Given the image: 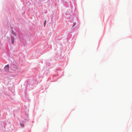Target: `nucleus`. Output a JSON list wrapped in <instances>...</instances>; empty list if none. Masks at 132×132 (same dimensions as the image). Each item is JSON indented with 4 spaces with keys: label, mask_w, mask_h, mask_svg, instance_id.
I'll return each mask as SVG.
<instances>
[{
    "label": "nucleus",
    "mask_w": 132,
    "mask_h": 132,
    "mask_svg": "<svg viewBox=\"0 0 132 132\" xmlns=\"http://www.w3.org/2000/svg\"><path fill=\"white\" fill-rule=\"evenodd\" d=\"M4 69L6 71H8L9 69L8 65H6L4 68Z\"/></svg>",
    "instance_id": "f257e3e1"
},
{
    "label": "nucleus",
    "mask_w": 132,
    "mask_h": 132,
    "mask_svg": "<svg viewBox=\"0 0 132 132\" xmlns=\"http://www.w3.org/2000/svg\"><path fill=\"white\" fill-rule=\"evenodd\" d=\"M11 43L12 44H13L14 41V38L13 36H12L11 37Z\"/></svg>",
    "instance_id": "f03ea898"
},
{
    "label": "nucleus",
    "mask_w": 132,
    "mask_h": 132,
    "mask_svg": "<svg viewBox=\"0 0 132 132\" xmlns=\"http://www.w3.org/2000/svg\"><path fill=\"white\" fill-rule=\"evenodd\" d=\"M11 33L13 34L15 36H16V34L13 31H12Z\"/></svg>",
    "instance_id": "7ed1b4c3"
},
{
    "label": "nucleus",
    "mask_w": 132,
    "mask_h": 132,
    "mask_svg": "<svg viewBox=\"0 0 132 132\" xmlns=\"http://www.w3.org/2000/svg\"><path fill=\"white\" fill-rule=\"evenodd\" d=\"M46 21L45 20L44 23V26L45 27L46 24Z\"/></svg>",
    "instance_id": "20e7f679"
},
{
    "label": "nucleus",
    "mask_w": 132,
    "mask_h": 132,
    "mask_svg": "<svg viewBox=\"0 0 132 132\" xmlns=\"http://www.w3.org/2000/svg\"><path fill=\"white\" fill-rule=\"evenodd\" d=\"M20 125L22 127H23L24 126V125L23 124H21V123H20Z\"/></svg>",
    "instance_id": "39448f33"
},
{
    "label": "nucleus",
    "mask_w": 132,
    "mask_h": 132,
    "mask_svg": "<svg viewBox=\"0 0 132 132\" xmlns=\"http://www.w3.org/2000/svg\"><path fill=\"white\" fill-rule=\"evenodd\" d=\"M76 24V23H73V25L72 27H74Z\"/></svg>",
    "instance_id": "423d86ee"
}]
</instances>
